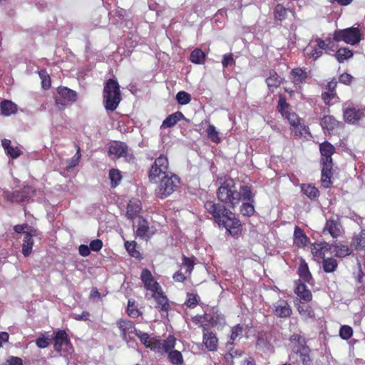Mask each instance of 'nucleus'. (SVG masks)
<instances>
[{"mask_svg": "<svg viewBox=\"0 0 365 365\" xmlns=\"http://www.w3.org/2000/svg\"><path fill=\"white\" fill-rule=\"evenodd\" d=\"M225 205L214 201H207L205 203V208L220 227L225 228L231 236L237 237L242 231V225L235 217V214Z\"/></svg>", "mask_w": 365, "mask_h": 365, "instance_id": "f257e3e1", "label": "nucleus"}, {"mask_svg": "<svg viewBox=\"0 0 365 365\" xmlns=\"http://www.w3.org/2000/svg\"><path fill=\"white\" fill-rule=\"evenodd\" d=\"M216 194L222 203L232 209L236 208L242 200L251 201L255 197L250 186L242 185L238 190L235 181L231 178L221 183Z\"/></svg>", "mask_w": 365, "mask_h": 365, "instance_id": "f03ea898", "label": "nucleus"}, {"mask_svg": "<svg viewBox=\"0 0 365 365\" xmlns=\"http://www.w3.org/2000/svg\"><path fill=\"white\" fill-rule=\"evenodd\" d=\"M103 104L108 111H114L118 107L122 98L120 85L117 80L109 78L104 84L103 91Z\"/></svg>", "mask_w": 365, "mask_h": 365, "instance_id": "7ed1b4c3", "label": "nucleus"}, {"mask_svg": "<svg viewBox=\"0 0 365 365\" xmlns=\"http://www.w3.org/2000/svg\"><path fill=\"white\" fill-rule=\"evenodd\" d=\"M289 340L292 352L299 356L302 365H314L313 359L310 356L311 349L307 345L306 339L299 334H293Z\"/></svg>", "mask_w": 365, "mask_h": 365, "instance_id": "20e7f679", "label": "nucleus"}, {"mask_svg": "<svg viewBox=\"0 0 365 365\" xmlns=\"http://www.w3.org/2000/svg\"><path fill=\"white\" fill-rule=\"evenodd\" d=\"M162 178L160 184L155 189L157 197L164 199L173 193L180 183V178L175 174L170 173Z\"/></svg>", "mask_w": 365, "mask_h": 365, "instance_id": "39448f33", "label": "nucleus"}, {"mask_svg": "<svg viewBox=\"0 0 365 365\" xmlns=\"http://www.w3.org/2000/svg\"><path fill=\"white\" fill-rule=\"evenodd\" d=\"M333 38L336 42L343 41L351 46L357 45L362 39V34L358 27L351 26L334 31Z\"/></svg>", "mask_w": 365, "mask_h": 365, "instance_id": "423d86ee", "label": "nucleus"}, {"mask_svg": "<svg viewBox=\"0 0 365 365\" xmlns=\"http://www.w3.org/2000/svg\"><path fill=\"white\" fill-rule=\"evenodd\" d=\"M170 173L168 158L166 155L161 154L151 165L148 175L150 182H155L160 176H165Z\"/></svg>", "mask_w": 365, "mask_h": 365, "instance_id": "0eeeda50", "label": "nucleus"}, {"mask_svg": "<svg viewBox=\"0 0 365 365\" xmlns=\"http://www.w3.org/2000/svg\"><path fill=\"white\" fill-rule=\"evenodd\" d=\"M108 153L110 156L114 155L115 158H123L128 163H134L135 157L128 145L122 141H115L108 148Z\"/></svg>", "mask_w": 365, "mask_h": 365, "instance_id": "6e6552de", "label": "nucleus"}, {"mask_svg": "<svg viewBox=\"0 0 365 365\" xmlns=\"http://www.w3.org/2000/svg\"><path fill=\"white\" fill-rule=\"evenodd\" d=\"M364 109L354 107L351 102H346L343 104V117L344 120L350 124H355L364 116Z\"/></svg>", "mask_w": 365, "mask_h": 365, "instance_id": "1a4fd4ad", "label": "nucleus"}, {"mask_svg": "<svg viewBox=\"0 0 365 365\" xmlns=\"http://www.w3.org/2000/svg\"><path fill=\"white\" fill-rule=\"evenodd\" d=\"M176 341V338L171 334L168 335L164 340L155 336L152 337V340L150 344L147 345V348L159 353H165V351H169L171 348L175 347Z\"/></svg>", "mask_w": 365, "mask_h": 365, "instance_id": "9d476101", "label": "nucleus"}, {"mask_svg": "<svg viewBox=\"0 0 365 365\" xmlns=\"http://www.w3.org/2000/svg\"><path fill=\"white\" fill-rule=\"evenodd\" d=\"M284 117L289 121L290 129L296 135L302 137L309 133V127L304 123L303 119L295 113L290 112Z\"/></svg>", "mask_w": 365, "mask_h": 365, "instance_id": "9b49d317", "label": "nucleus"}, {"mask_svg": "<svg viewBox=\"0 0 365 365\" xmlns=\"http://www.w3.org/2000/svg\"><path fill=\"white\" fill-rule=\"evenodd\" d=\"M140 278L144 288L148 291H150L152 294L162 289L160 284L155 279L151 272L147 268L143 269Z\"/></svg>", "mask_w": 365, "mask_h": 365, "instance_id": "f8f14e48", "label": "nucleus"}, {"mask_svg": "<svg viewBox=\"0 0 365 365\" xmlns=\"http://www.w3.org/2000/svg\"><path fill=\"white\" fill-rule=\"evenodd\" d=\"M272 313L277 318H289L292 314V309L287 300L279 299L273 304Z\"/></svg>", "mask_w": 365, "mask_h": 365, "instance_id": "ddd939ff", "label": "nucleus"}, {"mask_svg": "<svg viewBox=\"0 0 365 365\" xmlns=\"http://www.w3.org/2000/svg\"><path fill=\"white\" fill-rule=\"evenodd\" d=\"M314 42L315 43L314 45L309 44L306 48V51L307 56L316 61L322 56L323 51L327 50L328 44L320 38H316Z\"/></svg>", "mask_w": 365, "mask_h": 365, "instance_id": "4468645a", "label": "nucleus"}, {"mask_svg": "<svg viewBox=\"0 0 365 365\" xmlns=\"http://www.w3.org/2000/svg\"><path fill=\"white\" fill-rule=\"evenodd\" d=\"M320 125L322 129L329 134H334L344 125L342 122L337 120L334 116L331 115L323 116Z\"/></svg>", "mask_w": 365, "mask_h": 365, "instance_id": "2eb2a0df", "label": "nucleus"}, {"mask_svg": "<svg viewBox=\"0 0 365 365\" xmlns=\"http://www.w3.org/2000/svg\"><path fill=\"white\" fill-rule=\"evenodd\" d=\"M309 75L307 71V68L297 67L292 68L289 73V78L292 83L296 86L301 88L302 86L307 83Z\"/></svg>", "mask_w": 365, "mask_h": 365, "instance_id": "dca6fc26", "label": "nucleus"}, {"mask_svg": "<svg viewBox=\"0 0 365 365\" xmlns=\"http://www.w3.org/2000/svg\"><path fill=\"white\" fill-rule=\"evenodd\" d=\"M203 343L210 351H215L218 347V338L216 334L210 331L206 325H202Z\"/></svg>", "mask_w": 365, "mask_h": 365, "instance_id": "f3484780", "label": "nucleus"}, {"mask_svg": "<svg viewBox=\"0 0 365 365\" xmlns=\"http://www.w3.org/2000/svg\"><path fill=\"white\" fill-rule=\"evenodd\" d=\"M329 233L333 238H337L343 232V228L339 219L329 218L327 220L323 229V233Z\"/></svg>", "mask_w": 365, "mask_h": 365, "instance_id": "a211bd4d", "label": "nucleus"}, {"mask_svg": "<svg viewBox=\"0 0 365 365\" xmlns=\"http://www.w3.org/2000/svg\"><path fill=\"white\" fill-rule=\"evenodd\" d=\"M322 173L321 182L324 187L329 188L332 185L331 178L333 177V162L321 163Z\"/></svg>", "mask_w": 365, "mask_h": 365, "instance_id": "6ab92c4d", "label": "nucleus"}, {"mask_svg": "<svg viewBox=\"0 0 365 365\" xmlns=\"http://www.w3.org/2000/svg\"><path fill=\"white\" fill-rule=\"evenodd\" d=\"M332 249L331 245L326 242H314L311 245V252L315 259H323L325 257V254L331 251Z\"/></svg>", "mask_w": 365, "mask_h": 365, "instance_id": "aec40b11", "label": "nucleus"}, {"mask_svg": "<svg viewBox=\"0 0 365 365\" xmlns=\"http://www.w3.org/2000/svg\"><path fill=\"white\" fill-rule=\"evenodd\" d=\"M152 297L156 302L155 307L162 312L168 313L170 309V304L168 298L164 293L163 289L152 294Z\"/></svg>", "mask_w": 365, "mask_h": 365, "instance_id": "412c9836", "label": "nucleus"}, {"mask_svg": "<svg viewBox=\"0 0 365 365\" xmlns=\"http://www.w3.org/2000/svg\"><path fill=\"white\" fill-rule=\"evenodd\" d=\"M53 341V349L58 353L61 352L63 345H71V340L65 330H58L56 332H55Z\"/></svg>", "mask_w": 365, "mask_h": 365, "instance_id": "4be33fe9", "label": "nucleus"}, {"mask_svg": "<svg viewBox=\"0 0 365 365\" xmlns=\"http://www.w3.org/2000/svg\"><path fill=\"white\" fill-rule=\"evenodd\" d=\"M334 146L328 141H324L319 145V152L321 154L320 163L333 162L332 155L335 153Z\"/></svg>", "mask_w": 365, "mask_h": 365, "instance_id": "5701e85b", "label": "nucleus"}, {"mask_svg": "<svg viewBox=\"0 0 365 365\" xmlns=\"http://www.w3.org/2000/svg\"><path fill=\"white\" fill-rule=\"evenodd\" d=\"M294 293L300 298L301 302H309L312 299V294L307 287L300 280L294 282Z\"/></svg>", "mask_w": 365, "mask_h": 365, "instance_id": "b1692460", "label": "nucleus"}, {"mask_svg": "<svg viewBox=\"0 0 365 365\" xmlns=\"http://www.w3.org/2000/svg\"><path fill=\"white\" fill-rule=\"evenodd\" d=\"M116 324L120 331V336L124 339H126L127 336L130 334H136L138 331L135 327V324L130 320L120 319L117 321Z\"/></svg>", "mask_w": 365, "mask_h": 365, "instance_id": "393cba45", "label": "nucleus"}, {"mask_svg": "<svg viewBox=\"0 0 365 365\" xmlns=\"http://www.w3.org/2000/svg\"><path fill=\"white\" fill-rule=\"evenodd\" d=\"M294 245L297 247H304L309 243V238L305 235L303 230L296 226L294 231Z\"/></svg>", "mask_w": 365, "mask_h": 365, "instance_id": "a878e982", "label": "nucleus"}, {"mask_svg": "<svg viewBox=\"0 0 365 365\" xmlns=\"http://www.w3.org/2000/svg\"><path fill=\"white\" fill-rule=\"evenodd\" d=\"M282 81V78H281L274 70L272 69L268 71L265 82L269 90L273 92L274 88H277L280 86Z\"/></svg>", "mask_w": 365, "mask_h": 365, "instance_id": "bb28decb", "label": "nucleus"}, {"mask_svg": "<svg viewBox=\"0 0 365 365\" xmlns=\"http://www.w3.org/2000/svg\"><path fill=\"white\" fill-rule=\"evenodd\" d=\"M142 209L141 202L138 199H132L127 206L126 216L130 220L135 218Z\"/></svg>", "mask_w": 365, "mask_h": 365, "instance_id": "cd10ccee", "label": "nucleus"}, {"mask_svg": "<svg viewBox=\"0 0 365 365\" xmlns=\"http://www.w3.org/2000/svg\"><path fill=\"white\" fill-rule=\"evenodd\" d=\"M1 145L4 149L6 154L13 159L19 158L22 154L21 148L18 146H11V142L9 139L2 140Z\"/></svg>", "mask_w": 365, "mask_h": 365, "instance_id": "c85d7f7f", "label": "nucleus"}, {"mask_svg": "<svg viewBox=\"0 0 365 365\" xmlns=\"http://www.w3.org/2000/svg\"><path fill=\"white\" fill-rule=\"evenodd\" d=\"M244 327L242 324H237L231 328L230 336L229 340L225 344V346H234L237 338H240L243 335Z\"/></svg>", "mask_w": 365, "mask_h": 365, "instance_id": "c756f323", "label": "nucleus"}, {"mask_svg": "<svg viewBox=\"0 0 365 365\" xmlns=\"http://www.w3.org/2000/svg\"><path fill=\"white\" fill-rule=\"evenodd\" d=\"M225 348L227 351L224 354V361L228 365H234V359L240 357L244 354L242 351L235 349L234 346H225Z\"/></svg>", "mask_w": 365, "mask_h": 365, "instance_id": "7c9ffc66", "label": "nucleus"}, {"mask_svg": "<svg viewBox=\"0 0 365 365\" xmlns=\"http://www.w3.org/2000/svg\"><path fill=\"white\" fill-rule=\"evenodd\" d=\"M1 113L4 116H9L17 112V105L9 100H4L0 103Z\"/></svg>", "mask_w": 365, "mask_h": 365, "instance_id": "2f4dec72", "label": "nucleus"}, {"mask_svg": "<svg viewBox=\"0 0 365 365\" xmlns=\"http://www.w3.org/2000/svg\"><path fill=\"white\" fill-rule=\"evenodd\" d=\"M149 231L150 227L148 220L143 217H140L137 226V230L135 231L136 236L142 239L149 237Z\"/></svg>", "mask_w": 365, "mask_h": 365, "instance_id": "473e14b6", "label": "nucleus"}, {"mask_svg": "<svg viewBox=\"0 0 365 365\" xmlns=\"http://www.w3.org/2000/svg\"><path fill=\"white\" fill-rule=\"evenodd\" d=\"M171 348L169 351H165L168 354V360L172 365H183L184 359L180 351Z\"/></svg>", "mask_w": 365, "mask_h": 365, "instance_id": "72a5a7b5", "label": "nucleus"}, {"mask_svg": "<svg viewBox=\"0 0 365 365\" xmlns=\"http://www.w3.org/2000/svg\"><path fill=\"white\" fill-rule=\"evenodd\" d=\"M307 302H300L297 306V311L300 316L305 320L314 318V312L312 307L306 304Z\"/></svg>", "mask_w": 365, "mask_h": 365, "instance_id": "f704fd0d", "label": "nucleus"}, {"mask_svg": "<svg viewBox=\"0 0 365 365\" xmlns=\"http://www.w3.org/2000/svg\"><path fill=\"white\" fill-rule=\"evenodd\" d=\"M351 246L357 251L365 250V230H361L353 237Z\"/></svg>", "mask_w": 365, "mask_h": 365, "instance_id": "c9c22d12", "label": "nucleus"}, {"mask_svg": "<svg viewBox=\"0 0 365 365\" xmlns=\"http://www.w3.org/2000/svg\"><path fill=\"white\" fill-rule=\"evenodd\" d=\"M184 118V115L180 112H175L169 115L163 122L161 128H172L177 124L178 121Z\"/></svg>", "mask_w": 365, "mask_h": 365, "instance_id": "e433bc0d", "label": "nucleus"}, {"mask_svg": "<svg viewBox=\"0 0 365 365\" xmlns=\"http://www.w3.org/2000/svg\"><path fill=\"white\" fill-rule=\"evenodd\" d=\"M57 92L66 102L74 103L77 100L76 92L67 87H58Z\"/></svg>", "mask_w": 365, "mask_h": 365, "instance_id": "4c0bfd02", "label": "nucleus"}, {"mask_svg": "<svg viewBox=\"0 0 365 365\" xmlns=\"http://www.w3.org/2000/svg\"><path fill=\"white\" fill-rule=\"evenodd\" d=\"M206 56V53L201 48H196L190 53L189 59L195 64H203Z\"/></svg>", "mask_w": 365, "mask_h": 365, "instance_id": "58836bf2", "label": "nucleus"}, {"mask_svg": "<svg viewBox=\"0 0 365 365\" xmlns=\"http://www.w3.org/2000/svg\"><path fill=\"white\" fill-rule=\"evenodd\" d=\"M335 58L337 61L340 63H343L346 60H349L353 57L354 53L352 50L346 47L339 48L335 53Z\"/></svg>", "mask_w": 365, "mask_h": 365, "instance_id": "ea45409f", "label": "nucleus"}, {"mask_svg": "<svg viewBox=\"0 0 365 365\" xmlns=\"http://www.w3.org/2000/svg\"><path fill=\"white\" fill-rule=\"evenodd\" d=\"M298 274L305 282L311 283L312 276L309 272L308 264L304 260H302L299 264L298 267Z\"/></svg>", "mask_w": 365, "mask_h": 365, "instance_id": "a19ab883", "label": "nucleus"}, {"mask_svg": "<svg viewBox=\"0 0 365 365\" xmlns=\"http://www.w3.org/2000/svg\"><path fill=\"white\" fill-rule=\"evenodd\" d=\"M301 190L312 200L317 199L319 196V190L311 184H302Z\"/></svg>", "mask_w": 365, "mask_h": 365, "instance_id": "79ce46f5", "label": "nucleus"}, {"mask_svg": "<svg viewBox=\"0 0 365 365\" xmlns=\"http://www.w3.org/2000/svg\"><path fill=\"white\" fill-rule=\"evenodd\" d=\"M289 9L285 8L282 4H277L273 10L274 19L277 21H283L287 17Z\"/></svg>", "mask_w": 365, "mask_h": 365, "instance_id": "37998d69", "label": "nucleus"}, {"mask_svg": "<svg viewBox=\"0 0 365 365\" xmlns=\"http://www.w3.org/2000/svg\"><path fill=\"white\" fill-rule=\"evenodd\" d=\"M245 202L240 207V211L241 215L246 217H251L254 215L255 210L253 203L255 202V197L251 201L244 200Z\"/></svg>", "mask_w": 365, "mask_h": 365, "instance_id": "c03bdc74", "label": "nucleus"}, {"mask_svg": "<svg viewBox=\"0 0 365 365\" xmlns=\"http://www.w3.org/2000/svg\"><path fill=\"white\" fill-rule=\"evenodd\" d=\"M334 255L337 257H345L351 254V250L347 245L342 244L331 245Z\"/></svg>", "mask_w": 365, "mask_h": 365, "instance_id": "a18cd8bd", "label": "nucleus"}, {"mask_svg": "<svg viewBox=\"0 0 365 365\" xmlns=\"http://www.w3.org/2000/svg\"><path fill=\"white\" fill-rule=\"evenodd\" d=\"M34 242L33 238L30 237L29 235L24 234L23 243H22V254L24 257H28L32 252V249Z\"/></svg>", "mask_w": 365, "mask_h": 365, "instance_id": "49530a36", "label": "nucleus"}, {"mask_svg": "<svg viewBox=\"0 0 365 365\" xmlns=\"http://www.w3.org/2000/svg\"><path fill=\"white\" fill-rule=\"evenodd\" d=\"M125 247L130 256L137 259H141L142 256L140 252L137 250V243L135 241H126L125 242Z\"/></svg>", "mask_w": 365, "mask_h": 365, "instance_id": "de8ad7c7", "label": "nucleus"}, {"mask_svg": "<svg viewBox=\"0 0 365 365\" xmlns=\"http://www.w3.org/2000/svg\"><path fill=\"white\" fill-rule=\"evenodd\" d=\"M338 267L336 259L333 257L323 259V269L327 273L334 272Z\"/></svg>", "mask_w": 365, "mask_h": 365, "instance_id": "09e8293b", "label": "nucleus"}, {"mask_svg": "<svg viewBox=\"0 0 365 365\" xmlns=\"http://www.w3.org/2000/svg\"><path fill=\"white\" fill-rule=\"evenodd\" d=\"M200 300V298L197 294L193 292H187L185 305L188 308L193 309L199 304Z\"/></svg>", "mask_w": 365, "mask_h": 365, "instance_id": "8fccbe9b", "label": "nucleus"}, {"mask_svg": "<svg viewBox=\"0 0 365 365\" xmlns=\"http://www.w3.org/2000/svg\"><path fill=\"white\" fill-rule=\"evenodd\" d=\"M126 312L130 317L138 318L142 314L133 299H128Z\"/></svg>", "mask_w": 365, "mask_h": 365, "instance_id": "3c124183", "label": "nucleus"}, {"mask_svg": "<svg viewBox=\"0 0 365 365\" xmlns=\"http://www.w3.org/2000/svg\"><path fill=\"white\" fill-rule=\"evenodd\" d=\"M109 178L110 180L111 187H115L122 180V175L119 170L112 168L109 171Z\"/></svg>", "mask_w": 365, "mask_h": 365, "instance_id": "603ef678", "label": "nucleus"}, {"mask_svg": "<svg viewBox=\"0 0 365 365\" xmlns=\"http://www.w3.org/2000/svg\"><path fill=\"white\" fill-rule=\"evenodd\" d=\"M207 135L208 138L213 143L219 144L221 143V138L219 136V132L216 130V128L209 124L207 128Z\"/></svg>", "mask_w": 365, "mask_h": 365, "instance_id": "864d4df0", "label": "nucleus"}, {"mask_svg": "<svg viewBox=\"0 0 365 365\" xmlns=\"http://www.w3.org/2000/svg\"><path fill=\"white\" fill-rule=\"evenodd\" d=\"M289 104L286 101V98L282 95L279 96L277 104V110L282 116H284L290 113L289 111Z\"/></svg>", "mask_w": 365, "mask_h": 365, "instance_id": "5fc2aeb1", "label": "nucleus"}, {"mask_svg": "<svg viewBox=\"0 0 365 365\" xmlns=\"http://www.w3.org/2000/svg\"><path fill=\"white\" fill-rule=\"evenodd\" d=\"M38 76L41 80V86L42 87L47 90L51 88V77L48 74L46 69H42L38 71Z\"/></svg>", "mask_w": 365, "mask_h": 365, "instance_id": "6e6d98bb", "label": "nucleus"}, {"mask_svg": "<svg viewBox=\"0 0 365 365\" xmlns=\"http://www.w3.org/2000/svg\"><path fill=\"white\" fill-rule=\"evenodd\" d=\"M353 329L349 325H342L339 329V336L344 340L349 339L353 335Z\"/></svg>", "mask_w": 365, "mask_h": 365, "instance_id": "4d7b16f0", "label": "nucleus"}, {"mask_svg": "<svg viewBox=\"0 0 365 365\" xmlns=\"http://www.w3.org/2000/svg\"><path fill=\"white\" fill-rule=\"evenodd\" d=\"M321 97L324 104L327 106H331L333 105V103H331L332 100L339 99V98L337 96V93H334L322 92Z\"/></svg>", "mask_w": 365, "mask_h": 365, "instance_id": "13d9d810", "label": "nucleus"}, {"mask_svg": "<svg viewBox=\"0 0 365 365\" xmlns=\"http://www.w3.org/2000/svg\"><path fill=\"white\" fill-rule=\"evenodd\" d=\"M176 100L180 105H187L191 101V96L185 91H179L176 94Z\"/></svg>", "mask_w": 365, "mask_h": 365, "instance_id": "bf43d9fd", "label": "nucleus"}, {"mask_svg": "<svg viewBox=\"0 0 365 365\" xmlns=\"http://www.w3.org/2000/svg\"><path fill=\"white\" fill-rule=\"evenodd\" d=\"M182 266L186 267V273H187L189 275L191 274L195 266V262L193 258H190L186 257L185 255H183Z\"/></svg>", "mask_w": 365, "mask_h": 365, "instance_id": "052dcab7", "label": "nucleus"}, {"mask_svg": "<svg viewBox=\"0 0 365 365\" xmlns=\"http://www.w3.org/2000/svg\"><path fill=\"white\" fill-rule=\"evenodd\" d=\"M77 150L76 154L68 160V165L67 166L68 169L76 167L80 161V158L81 157V149L80 147L76 145Z\"/></svg>", "mask_w": 365, "mask_h": 365, "instance_id": "680f3d73", "label": "nucleus"}, {"mask_svg": "<svg viewBox=\"0 0 365 365\" xmlns=\"http://www.w3.org/2000/svg\"><path fill=\"white\" fill-rule=\"evenodd\" d=\"M135 335L139 338L140 342L143 344L146 347L147 345L150 344L152 340V337H150L148 334L142 332L139 330L136 331Z\"/></svg>", "mask_w": 365, "mask_h": 365, "instance_id": "e2e57ef3", "label": "nucleus"}, {"mask_svg": "<svg viewBox=\"0 0 365 365\" xmlns=\"http://www.w3.org/2000/svg\"><path fill=\"white\" fill-rule=\"evenodd\" d=\"M36 344L40 349L46 348L50 344V339L42 334L40 337L36 339Z\"/></svg>", "mask_w": 365, "mask_h": 365, "instance_id": "0e129e2a", "label": "nucleus"}, {"mask_svg": "<svg viewBox=\"0 0 365 365\" xmlns=\"http://www.w3.org/2000/svg\"><path fill=\"white\" fill-rule=\"evenodd\" d=\"M337 84V81L336 80L335 78H333L330 81L327 83L323 92L336 93Z\"/></svg>", "mask_w": 365, "mask_h": 365, "instance_id": "69168bd1", "label": "nucleus"}, {"mask_svg": "<svg viewBox=\"0 0 365 365\" xmlns=\"http://www.w3.org/2000/svg\"><path fill=\"white\" fill-rule=\"evenodd\" d=\"M353 76L348 73H344L341 74L339 77V81L344 85H351L352 81H353Z\"/></svg>", "mask_w": 365, "mask_h": 365, "instance_id": "338daca9", "label": "nucleus"}, {"mask_svg": "<svg viewBox=\"0 0 365 365\" xmlns=\"http://www.w3.org/2000/svg\"><path fill=\"white\" fill-rule=\"evenodd\" d=\"M235 60L232 53L225 54L222 57V64L223 68H227L230 65L234 64Z\"/></svg>", "mask_w": 365, "mask_h": 365, "instance_id": "774afa93", "label": "nucleus"}]
</instances>
